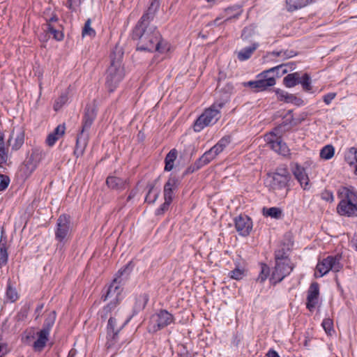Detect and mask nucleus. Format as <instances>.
I'll return each mask as SVG.
<instances>
[{
    "label": "nucleus",
    "instance_id": "nucleus-1",
    "mask_svg": "<svg viewBox=\"0 0 357 357\" xmlns=\"http://www.w3.org/2000/svg\"><path fill=\"white\" fill-rule=\"evenodd\" d=\"M132 37L138 40L137 48L139 50L159 52L167 50V44L163 43L160 33L154 26L136 24Z\"/></svg>",
    "mask_w": 357,
    "mask_h": 357
},
{
    "label": "nucleus",
    "instance_id": "nucleus-2",
    "mask_svg": "<svg viewBox=\"0 0 357 357\" xmlns=\"http://www.w3.org/2000/svg\"><path fill=\"white\" fill-rule=\"evenodd\" d=\"M114 317H110L107 326V341L106 343L107 349H119L122 345L129 342L128 335L122 331L123 326L128 322L124 321L121 326H117Z\"/></svg>",
    "mask_w": 357,
    "mask_h": 357
},
{
    "label": "nucleus",
    "instance_id": "nucleus-3",
    "mask_svg": "<svg viewBox=\"0 0 357 357\" xmlns=\"http://www.w3.org/2000/svg\"><path fill=\"white\" fill-rule=\"evenodd\" d=\"M225 105L223 101H217L206 109L195 122L194 130L200 132L205 127L215 124L220 118V109Z\"/></svg>",
    "mask_w": 357,
    "mask_h": 357
},
{
    "label": "nucleus",
    "instance_id": "nucleus-4",
    "mask_svg": "<svg viewBox=\"0 0 357 357\" xmlns=\"http://www.w3.org/2000/svg\"><path fill=\"white\" fill-rule=\"evenodd\" d=\"M125 75L124 68L121 60L116 59L111 55V63L106 73V86L109 91L113 92Z\"/></svg>",
    "mask_w": 357,
    "mask_h": 357
},
{
    "label": "nucleus",
    "instance_id": "nucleus-5",
    "mask_svg": "<svg viewBox=\"0 0 357 357\" xmlns=\"http://www.w3.org/2000/svg\"><path fill=\"white\" fill-rule=\"evenodd\" d=\"M231 138L229 136H225L221 138L218 142L211 148L208 151H206L202 157H200L194 165L193 168L189 167L187 172H193L198 170L202 167L208 164L211 161L216 158L223 150L230 144Z\"/></svg>",
    "mask_w": 357,
    "mask_h": 357
},
{
    "label": "nucleus",
    "instance_id": "nucleus-6",
    "mask_svg": "<svg viewBox=\"0 0 357 357\" xmlns=\"http://www.w3.org/2000/svg\"><path fill=\"white\" fill-rule=\"evenodd\" d=\"M280 67L281 66H278L269 70H264L258 75L259 79L257 80L243 82V86L250 87L254 92L266 90L268 87L273 86L275 84V78L273 77H268V74L279 70Z\"/></svg>",
    "mask_w": 357,
    "mask_h": 357
},
{
    "label": "nucleus",
    "instance_id": "nucleus-7",
    "mask_svg": "<svg viewBox=\"0 0 357 357\" xmlns=\"http://www.w3.org/2000/svg\"><path fill=\"white\" fill-rule=\"evenodd\" d=\"M282 125L274 129V131L270 132L264 135V141L266 144L274 151L283 156H288L290 154V150L287 144L281 139V137L278 135Z\"/></svg>",
    "mask_w": 357,
    "mask_h": 357
},
{
    "label": "nucleus",
    "instance_id": "nucleus-8",
    "mask_svg": "<svg viewBox=\"0 0 357 357\" xmlns=\"http://www.w3.org/2000/svg\"><path fill=\"white\" fill-rule=\"evenodd\" d=\"M340 259L341 257L339 255L328 256L322 261H319L316 266L315 277H322L330 271L333 272L340 271L342 268Z\"/></svg>",
    "mask_w": 357,
    "mask_h": 357
},
{
    "label": "nucleus",
    "instance_id": "nucleus-9",
    "mask_svg": "<svg viewBox=\"0 0 357 357\" xmlns=\"http://www.w3.org/2000/svg\"><path fill=\"white\" fill-rule=\"evenodd\" d=\"M43 158L42 151L38 149L31 150L20 166V172L26 178L29 177L36 169Z\"/></svg>",
    "mask_w": 357,
    "mask_h": 357
},
{
    "label": "nucleus",
    "instance_id": "nucleus-10",
    "mask_svg": "<svg viewBox=\"0 0 357 357\" xmlns=\"http://www.w3.org/2000/svg\"><path fill=\"white\" fill-rule=\"evenodd\" d=\"M97 116V107L93 103V105H87L84 109V113L82 121V128L79 133L77 137V144L79 143L80 140L83 137H85L87 132L92 124L93 123L94 120L96 119Z\"/></svg>",
    "mask_w": 357,
    "mask_h": 357
},
{
    "label": "nucleus",
    "instance_id": "nucleus-11",
    "mask_svg": "<svg viewBox=\"0 0 357 357\" xmlns=\"http://www.w3.org/2000/svg\"><path fill=\"white\" fill-rule=\"evenodd\" d=\"M174 321V317L166 310H160L151 317L149 329L156 332L169 325Z\"/></svg>",
    "mask_w": 357,
    "mask_h": 357
},
{
    "label": "nucleus",
    "instance_id": "nucleus-12",
    "mask_svg": "<svg viewBox=\"0 0 357 357\" xmlns=\"http://www.w3.org/2000/svg\"><path fill=\"white\" fill-rule=\"evenodd\" d=\"M132 262L130 261L126 266L119 269L116 274V277L113 280L112 284L108 287L106 295L102 296V299L105 301L107 298L109 296V295L114 291V293L117 292L118 294H121V289L120 287L121 280H119L121 276L126 275L128 276L132 269Z\"/></svg>",
    "mask_w": 357,
    "mask_h": 357
},
{
    "label": "nucleus",
    "instance_id": "nucleus-13",
    "mask_svg": "<svg viewBox=\"0 0 357 357\" xmlns=\"http://www.w3.org/2000/svg\"><path fill=\"white\" fill-rule=\"evenodd\" d=\"M70 220L69 216L61 215L59 217L55 231V238L59 243H64L67 241L70 235Z\"/></svg>",
    "mask_w": 357,
    "mask_h": 357
},
{
    "label": "nucleus",
    "instance_id": "nucleus-14",
    "mask_svg": "<svg viewBox=\"0 0 357 357\" xmlns=\"http://www.w3.org/2000/svg\"><path fill=\"white\" fill-rule=\"evenodd\" d=\"M25 140V131L22 127L14 128L8 140L11 151H17L21 149Z\"/></svg>",
    "mask_w": 357,
    "mask_h": 357
},
{
    "label": "nucleus",
    "instance_id": "nucleus-15",
    "mask_svg": "<svg viewBox=\"0 0 357 357\" xmlns=\"http://www.w3.org/2000/svg\"><path fill=\"white\" fill-rule=\"evenodd\" d=\"M234 225L240 235L246 236L252 229V221L248 215H239L234 218Z\"/></svg>",
    "mask_w": 357,
    "mask_h": 357
},
{
    "label": "nucleus",
    "instance_id": "nucleus-16",
    "mask_svg": "<svg viewBox=\"0 0 357 357\" xmlns=\"http://www.w3.org/2000/svg\"><path fill=\"white\" fill-rule=\"evenodd\" d=\"M339 215L347 217L357 216V201L350 200L340 202L337 206Z\"/></svg>",
    "mask_w": 357,
    "mask_h": 357
},
{
    "label": "nucleus",
    "instance_id": "nucleus-17",
    "mask_svg": "<svg viewBox=\"0 0 357 357\" xmlns=\"http://www.w3.org/2000/svg\"><path fill=\"white\" fill-rule=\"evenodd\" d=\"M291 171L301 188H303V190L309 189L310 179L305 168L296 162L291 165Z\"/></svg>",
    "mask_w": 357,
    "mask_h": 357
},
{
    "label": "nucleus",
    "instance_id": "nucleus-18",
    "mask_svg": "<svg viewBox=\"0 0 357 357\" xmlns=\"http://www.w3.org/2000/svg\"><path fill=\"white\" fill-rule=\"evenodd\" d=\"M159 6L160 3L158 0H150V4L147 10L144 12L137 24L146 26H150V22L154 18Z\"/></svg>",
    "mask_w": 357,
    "mask_h": 357
},
{
    "label": "nucleus",
    "instance_id": "nucleus-19",
    "mask_svg": "<svg viewBox=\"0 0 357 357\" xmlns=\"http://www.w3.org/2000/svg\"><path fill=\"white\" fill-rule=\"evenodd\" d=\"M289 248L287 246L283 245L280 248L278 249L275 252V263L286 262V271H292L294 265L289 258Z\"/></svg>",
    "mask_w": 357,
    "mask_h": 357
},
{
    "label": "nucleus",
    "instance_id": "nucleus-20",
    "mask_svg": "<svg viewBox=\"0 0 357 357\" xmlns=\"http://www.w3.org/2000/svg\"><path fill=\"white\" fill-rule=\"evenodd\" d=\"M289 181L283 177L278 176L273 174H268L266 183L273 191L282 190L287 188Z\"/></svg>",
    "mask_w": 357,
    "mask_h": 357
},
{
    "label": "nucleus",
    "instance_id": "nucleus-21",
    "mask_svg": "<svg viewBox=\"0 0 357 357\" xmlns=\"http://www.w3.org/2000/svg\"><path fill=\"white\" fill-rule=\"evenodd\" d=\"M337 196L340 202L357 201V190L352 186H340L337 191Z\"/></svg>",
    "mask_w": 357,
    "mask_h": 357
},
{
    "label": "nucleus",
    "instance_id": "nucleus-22",
    "mask_svg": "<svg viewBox=\"0 0 357 357\" xmlns=\"http://www.w3.org/2000/svg\"><path fill=\"white\" fill-rule=\"evenodd\" d=\"M286 266H287V265H286V262L275 263V266L271 278V280H273L274 284L281 282L292 271H287Z\"/></svg>",
    "mask_w": 357,
    "mask_h": 357
},
{
    "label": "nucleus",
    "instance_id": "nucleus-23",
    "mask_svg": "<svg viewBox=\"0 0 357 357\" xmlns=\"http://www.w3.org/2000/svg\"><path fill=\"white\" fill-rule=\"evenodd\" d=\"M106 185L112 190L121 191L129 185V180L114 176H109L106 179Z\"/></svg>",
    "mask_w": 357,
    "mask_h": 357
},
{
    "label": "nucleus",
    "instance_id": "nucleus-24",
    "mask_svg": "<svg viewBox=\"0 0 357 357\" xmlns=\"http://www.w3.org/2000/svg\"><path fill=\"white\" fill-rule=\"evenodd\" d=\"M319 294V284L313 282L310 284L307 297V308L312 311L317 303V299Z\"/></svg>",
    "mask_w": 357,
    "mask_h": 357
},
{
    "label": "nucleus",
    "instance_id": "nucleus-25",
    "mask_svg": "<svg viewBox=\"0 0 357 357\" xmlns=\"http://www.w3.org/2000/svg\"><path fill=\"white\" fill-rule=\"evenodd\" d=\"M46 29L45 31L47 33H50L53 35V38L56 40H61L63 38V33L56 30L54 24L58 22V17L56 14H53L52 16L47 19L46 18Z\"/></svg>",
    "mask_w": 357,
    "mask_h": 357
},
{
    "label": "nucleus",
    "instance_id": "nucleus-26",
    "mask_svg": "<svg viewBox=\"0 0 357 357\" xmlns=\"http://www.w3.org/2000/svg\"><path fill=\"white\" fill-rule=\"evenodd\" d=\"M50 333L45 330H40L37 333L38 338L33 344V349L35 351L40 352L46 346L49 340Z\"/></svg>",
    "mask_w": 357,
    "mask_h": 357
},
{
    "label": "nucleus",
    "instance_id": "nucleus-27",
    "mask_svg": "<svg viewBox=\"0 0 357 357\" xmlns=\"http://www.w3.org/2000/svg\"><path fill=\"white\" fill-rule=\"evenodd\" d=\"M178 180L175 177H170L164 186V199L173 200L174 191L177 188Z\"/></svg>",
    "mask_w": 357,
    "mask_h": 357
},
{
    "label": "nucleus",
    "instance_id": "nucleus-28",
    "mask_svg": "<svg viewBox=\"0 0 357 357\" xmlns=\"http://www.w3.org/2000/svg\"><path fill=\"white\" fill-rule=\"evenodd\" d=\"M65 124L59 125L52 132L50 133L46 139L48 146H52L56 142L65 134Z\"/></svg>",
    "mask_w": 357,
    "mask_h": 357
},
{
    "label": "nucleus",
    "instance_id": "nucleus-29",
    "mask_svg": "<svg viewBox=\"0 0 357 357\" xmlns=\"http://www.w3.org/2000/svg\"><path fill=\"white\" fill-rule=\"evenodd\" d=\"M121 294H118L117 292L114 293V291L109 295V297L107 298H112L114 297V299L105 307H103L102 312H101V317L103 319H106L108 315L112 312V310H114L116 306L119 303V296Z\"/></svg>",
    "mask_w": 357,
    "mask_h": 357
},
{
    "label": "nucleus",
    "instance_id": "nucleus-30",
    "mask_svg": "<svg viewBox=\"0 0 357 357\" xmlns=\"http://www.w3.org/2000/svg\"><path fill=\"white\" fill-rule=\"evenodd\" d=\"M314 0H286L287 8L289 11L302 8L312 3Z\"/></svg>",
    "mask_w": 357,
    "mask_h": 357
},
{
    "label": "nucleus",
    "instance_id": "nucleus-31",
    "mask_svg": "<svg viewBox=\"0 0 357 357\" xmlns=\"http://www.w3.org/2000/svg\"><path fill=\"white\" fill-rule=\"evenodd\" d=\"M258 44L254 43L251 46L245 47L238 52L237 58L239 61H243L250 59L254 52L257 50Z\"/></svg>",
    "mask_w": 357,
    "mask_h": 357
},
{
    "label": "nucleus",
    "instance_id": "nucleus-32",
    "mask_svg": "<svg viewBox=\"0 0 357 357\" xmlns=\"http://www.w3.org/2000/svg\"><path fill=\"white\" fill-rule=\"evenodd\" d=\"M178 152L176 149H172L167 154L165 159V170L169 172L174 167V161L177 158Z\"/></svg>",
    "mask_w": 357,
    "mask_h": 357
},
{
    "label": "nucleus",
    "instance_id": "nucleus-33",
    "mask_svg": "<svg viewBox=\"0 0 357 357\" xmlns=\"http://www.w3.org/2000/svg\"><path fill=\"white\" fill-rule=\"evenodd\" d=\"M300 82V73L296 72L291 74H288L283 79V84L286 87L291 88L299 84Z\"/></svg>",
    "mask_w": 357,
    "mask_h": 357
},
{
    "label": "nucleus",
    "instance_id": "nucleus-34",
    "mask_svg": "<svg viewBox=\"0 0 357 357\" xmlns=\"http://www.w3.org/2000/svg\"><path fill=\"white\" fill-rule=\"evenodd\" d=\"M8 254L6 245V240L2 237L0 239V268L6 265L8 262Z\"/></svg>",
    "mask_w": 357,
    "mask_h": 357
},
{
    "label": "nucleus",
    "instance_id": "nucleus-35",
    "mask_svg": "<svg viewBox=\"0 0 357 357\" xmlns=\"http://www.w3.org/2000/svg\"><path fill=\"white\" fill-rule=\"evenodd\" d=\"M56 317V314L55 311H51L48 314H47L43 328L41 330H45L50 333L51 328H52L55 323Z\"/></svg>",
    "mask_w": 357,
    "mask_h": 357
},
{
    "label": "nucleus",
    "instance_id": "nucleus-36",
    "mask_svg": "<svg viewBox=\"0 0 357 357\" xmlns=\"http://www.w3.org/2000/svg\"><path fill=\"white\" fill-rule=\"evenodd\" d=\"M276 95L278 96V99L280 101H283L285 102H294V101L297 100V98L293 95L290 94L283 90L278 89L275 91Z\"/></svg>",
    "mask_w": 357,
    "mask_h": 357
},
{
    "label": "nucleus",
    "instance_id": "nucleus-37",
    "mask_svg": "<svg viewBox=\"0 0 357 357\" xmlns=\"http://www.w3.org/2000/svg\"><path fill=\"white\" fill-rule=\"evenodd\" d=\"M263 215L272 218L280 219L282 216V211L278 207L264 208Z\"/></svg>",
    "mask_w": 357,
    "mask_h": 357
},
{
    "label": "nucleus",
    "instance_id": "nucleus-38",
    "mask_svg": "<svg viewBox=\"0 0 357 357\" xmlns=\"http://www.w3.org/2000/svg\"><path fill=\"white\" fill-rule=\"evenodd\" d=\"M149 295L146 294H142L139 295L136 298L135 306V308L137 311L142 310L145 308L148 301H149Z\"/></svg>",
    "mask_w": 357,
    "mask_h": 357
},
{
    "label": "nucleus",
    "instance_id": "nucleus-39",
    "mask_svg": "<svg viewBox=\"0 0 357 357\" xmlns=\"http://www.w3.org/2000/svg\"><path fill=\"white\" fill-rule=\"evenodd\" d=\"M68 93H62L54 101L53 108L54 110L59 111L68 101Z\"/></svg>",
    "mask_w": 357,
    "mask_h": 357
},
{
    "label": "nucleus",
    "instance_id": "nucleus-40",
    "mask_svg": "<svg viewBox=\"0 0 357 357\" xmlns=\"http://www.w3.org/2000/svg\"><path fill=\"white\" fill-rule=\"evenodd\" d=\"M335 153L334 147L332 145H326L320 151V157L324 160L332 158Z\"/></svg>",
    "mask_w": 357,
    "mask_h": 357
},
{
    "label": "nucleus",
    "instance_id": "nucleus-41",
    "mask_svg": "<svg viewBox=\"0 0 357 357\" xmlns=\"http://www.w3.org/2000/svg\"><path fill=\"white\" fill-rule=\"evenodd\" d=\"M89 140V135L86 134L85 137H83L80 140L79 143L77 145V142H76V149L74 151V154L76 155L77 158L79 155H82L84 149L87 144Z\"/></svg>",
    "mask_w": 357,
    "mask_h": 357
},
{
    "label": "nucleus",
    "instance_id": "nucleus-42",
    "mask_svg": "<svg viewBox=\"0 0 357 357\" xmlns=\"http://www.w3.org/2000/svg\"><path fill=\"white\" fill-rule=\"evenodd\" d=\"M82 36L94 37L96 36L95 30L91 27V20L88 19L82 29Z\"/></svg>",
    "mask_w": 357,
    "mask_h": 357
},
{
    "label": "nucleus",
    "instance_id": "nucleus-43",
    "mask_svg": "<svg viewBox=\"0 0 357 357\" xmlns=\"http://www.w3.org/2000/svg\"><path fill=\"white\" fill-rule=\"evenodd\" d=\"M147 188H149V192L145 197V202H146L149 204H153L155 202V200L158 197L159 193H158V192H156L155 193H154L152 195V192H153V190L154 188V185L153 184H151V183L148 184Z\"/></svg>",
    "mask_w": 357,
    "mask_h": 357
},
{
    "label": "nucleus",
    "instance_id": "nucleus-44",
    "mask_svg": "<svg viewBox=\"0 0 357 357\" xmlns=\"http://www.w3.org/2000/svg\"><path fill=\"white\" fill-rule=\"evenodd\" d=\"M260 265L261 271L258 276L257 281L263 282L267 279L268 276L269 275L270 268L266 264L261 263Z\"/></svg>",
    "mask_w": 357,
    "mask_h": 357
},
{
    "label": "nucleus",
    "instance_id": "nucleus-45",
    "mask_svg": "<svg viewBox=\"0 0 357 357\" xmlns=\"http://www.w3.org/2000/svg\"><path fill=\"white\" fill-rule=\"evenodd\" d=\"M275 175H278V176L283 177L284 179L289 181L290 179V174L287 167L285 165H282L278 167L275 172L273 173Z\"/></svg>",
    "mask_w": 357,
    "mask_h": 357
},
{
    "label": "nucleus",
    "instance_id": "nucleus-46",
    "mask_svg": "<svg viewBox=\"0 0 357 357\" xmlns=\"http://www.w3.org/2000/svg\"><path fill=\"white\" fill-rule=\"evenodd\" d=\"M299 84L302 85L303 89L306 91H310L312 89L310 77L307 73L303 75L302 79L300 77Z\"/></svg>",
    "mask_w": 357,
    "mask_h": 357
},
{
    "label": "nucleus",
    "instance_id": "nucleus-47",
    "mask_svg": "<svg viewBox=\"0 0 357 357\" xmlns=\"http://www.w3.org/2000/svg\"><path fill=\"white\" fill-rule=\"evenodd\" d=\"M229 275L232 279L240 280L245 275V269L237 267L233 271H231L229 273Z\"/></svg>",
    "mask_w": 357,
    "mask_h": 357
},
{
    "label": "nucleus",
    "instance_id": "nucleus-48",
    "mask_svg": "<svg viewBox=\"0 0 357 357\" xmlns=\"http://www.w3.org/2000/svg\"><path fill=\"white\" fill-rule=\"evenodd\" d=\"M8 158V150L6 149L3 142L0 144V166L6 163Z\"/></svg>",
    "mask_w": 357,
    "mask_h": 357
},
{
    "label": "nucleus",
    "instance_id": "nucleus-49",
    "mask_svg": "<svg viewBox=\"0 0 357 357\" xmlns=\"http://www.w3.org/2000/svg\"><path fill=\"white\" fill-rule=\"evenodd\" d=\"M233 10H237L236 13L234 14L233 15H231L228 17H227L224 22H227L229 21V20H231V18H238L239 17V15L241 14L242 13V10H241V8L238 7V6H233V7H229L227 8H226L225 10V13L227 14V15H229L231 11H233Z\"/></svg>",
    "mask_w": 357,
    "mask_h": 357
},
{
    "label": "nucleus",
    "instance_id": "nucleus-50",
    "mask_svg": "<svg viewBox=\"0 0 357 357\" xmlns=\"http://www.w3.org/2000/svg\"><path fill=\"white\" fill-rule=\"evenodd\" d=\"M6 296L12 302L15 301L18 298L15 289L13 288L10 284H8L7 287Z\"/></svg>",
    "mask_w": 357,
    "mask_h": 357
},
{
    "label": "nucleus",
    "instance_id": "nucleus-51",
    "mask_svg": "<svg viewBox=\"0 0 357 357\" xmlns=\"http://www.w3.org/2000/svg\"><path fill=\"white\" fill-rule=\"evenodd\" d=\"M321 198L328 202L332 203L334 201V196L331 191L328 190H324L321 192Z\"/></svg>",
    "mask_w": 357,
    "mask_h": 357
},
{
    "label": "nucleus",
    "instance_id": "nucleus-52",
    "mask_svg": "<svg viewBox=\"0 0 357 357\" xmlns=\"http://www.w3.org/2000/svg\"><path fill=\"white\" fill-rule=\"evenodd\" d=\"M10 183V178L8 176L0 174V191H3L7 188Z\"/></svg>",
    "mask_w": 357,
    "mask_h": 357
},
{
    "label": "nucleus",
    "instance_id": "nucleus-53",
    "mask_svg": "<svg viewBox=\"0 0 357 357\" xmlns=\"http://www.w3.org/2000/svg\"><path fill=\"white\" fill-rule=\"evenodd\" d=\"M171 203L172 201L165 199V202L160 206V208L156 210L155 214L157 215H162L165 211L168 210Z\"/></svg>",
    "mask_w": 357,
    "mask_h": 357
},
{
    "label": "nucleus",
    "instance_id": "nucleus-54",
    "mask_svg": "<svg viewBox=\"0 0 357 357\" xmlns=\"http://www.w3.org/2000/svg\"><path fill=\"white\" fill-rule=\"evenodd\" d=\"M321 325H322L324 331L327 333H330V332L333 330V322L332 319H324Z\"/></svg>",
    "mask_w": 357,
    "mask_h": 357
},
{
    "label": "nucleus",
    "instance_id": "nucleus-55",
    "mask_svg": "<svg viewBox=\"0 0 357 357\" xmlns=\"http://www.w3.org/2000/svg\"><path fill=\"white\" fill-rule=\"evenodd\" d=\"M82 0H67L66 6L71 10H75L81 4Z\"/></svg>",
    "mask_w": 357,
    "mask_h": 357
},
{
    "label": "nucleus",
    "instance_id": "nucleus-56",
    "mask_svg": "<svg viewBox=\"0 0 357 357\" xmlns=\"http://www.w3.org/2000/svg\"><path fill=\"white\" fill-rule=\"evenodd\" d=\"M336 93H328L326 94L323 98L324 102L326 105H329L332 102V100L336 97Z\"/></svg>",
    "mask_w": 357,
    "mask_h": 357
},
{
    "label": "nucleus",
    "instance_id": "nucleus-57",
    "mask_svg": "<svg viewBox=\"0 0 357 357\" xmlns=\"http://www.w3.org/2000/svg\"><path fill=\"white\" fill-rule=\"evenodd\" d=\"M9 352L8 345L5 343L0 342V357H5V356Z\"/></svg>",
    "mask_w": 357,
    "mask_h": 357
},
{
    "label": "nucleus",
    "instance_id": "nucleus-58",
    "mask_svg": "<svg viewBox=\"0 0 357 357\" xmlns=\"http://www.w3.org/2000/svg\"><path fill=\"white\" fill-rule=\"evenodd\" d=\"M282 57H283L284 59L291 58L296 55V53L294 51H289V50H282Z\"/></svg>",
    "mask_w": 357,
    "mask_h": 357
},
{
    "label": "nucleus",
    "instance_id": "nucleus-59",
    "mask_svg": "<svg viewBox=\"0 0 357 357\" xmlns=\"http://www.w3.org/2000/svg\"><path fill=\"white\" fill-rule=\"evenodd\" d=\"M223 89L225 91L226 93L230 94L232 93L234 90V86L232 85V84L229 83L226 84Z\"/></svg>",
    "mask_w": 357,
    "mask_h": 357
},
{
    "label": "nucleus",
    "instance_id": "nucleus-60",
    "mask_svg": "<svg viewBox=\"0 0 357 357\" xmlns=\"http://www.w3.org/2000/svg\"><path fill=\"white\" fill-rule=\"evenodd\" d=\"M43 307H44V304L43 303H41V304H40V305H38L37 306V307H36V309L35 310V313L37 314L36 317V319H37L39 317V316H40V314Z\"/></svg>",
    "mask_w": 357,
    "mask_h": 357
},
{
    "label": "nucleus",
    "instance_id": "nucleus-61",
    "mask_svg": "<svg viewBox=\"0 0 357 357\" xmlns=\"http://www.w3.org/2000/svg\"><path fill=\"white\" fill-rule=\"evenodd\" d=\"M268 357H280L278 354L274 350H270L267 354Z\"/></svg>",
    "mask_w": 357,
    "mask_h": 357
},
{
    "label": "nucleus",
    "instance_id": "nucleus-62",
    "mask_svg": "<svg viewBox=\"0 0 357 357\" xmlns=\"http://www.w3.org/2000/svg\"><path fill=\"white\" fill-rule=\"evenodd\" d=\"M224 17V16L218 17L213 22H211V24L213 25H219L220 24V20Z\"/></svg>",
    "mask_w": 357,
    "mask_h": 357
},
{
    "label": "nucleus",
    "instance_id": "nucleus-63",
    "mask_svg": "<svg viewBox=\"0 0 357 357\" xmlns=\"http://www.w3.org/2000/svg\"><path fill=\"white\" fill-rule=\"evenodd\" d=\"M135 195H136V192L135 190H132L130 192V195H128L127 200L130 201L131 199H132L135 196Z\"/></svg>",
    "mask_w": 357,
    "mask_h": 357
},
{
    "label": "nucleus",
    "instance_id": "nucleus-64",
    "mask_svg": "<svg viewBox=\"0 0 357 357\" xmlns=\"http://www.w3.org/2000/svg\"><path fill=\"white\" fill-rule=\"evenodd\" d=\"M271 54L275 56H282V50L281 51H273L271 52Z\"/></svg>",
    "mask_w": 357,
    "mask_h": 357
}]
</instances>
